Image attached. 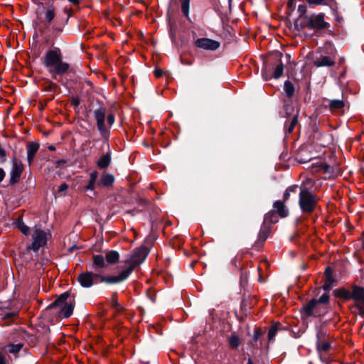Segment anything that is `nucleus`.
I'll return each mask as SVG.
<instances>
[{"label": "nucleus", "instance_id": "nucleus-1", "mask_svg": "<svg viewBox=\"0 0 364 364\" xmlns=\"http://www.w3.org/2000/svg\"><path fill=\"white\" fill-rule=\"evenodd\" d=\"M148 255V250L145 247H140L135 249L130 257L124 261L129 266L122 270L118 275L110 276L109 277H102V281L106 284H117L126 280L134 268L142 263Z\"/></svg>", "mask_w": 364, "mask_h": 364}, {"label": "nucleus", "instance_id": "nucleus-2", "mask_svg": "<svg viewBox=\"0 0 364 364\" xmlns=\"http://www.w3.org/2000/svg\"><path fill=\"white\" fill-rule=\"evenodd\" d=\"M44 65L53 77L62 75L69 69V64L62 60V53L58 48H54L46 52Z\"/></svg>", "mask_w": 364, "mask_h": 364}, {"label": "nucleus", "instance_id": "nucleus-3", "mask_svg": "<svg viewBox=\"0 0 364 364\" xmlns=\"http://www.w3.org/2000/svg\"><path fill=\"white\" fill-rule=\"evenodd\" d=\"M69 296L68 293L62 294L58 299L50 304V309H57L58 316L63 318H69L73 312L75 302L74 301L67 302Z\"/></svg>", "mask_w": 364, "mask_h": 364}, {"label": "nucleus", "instance_id": "nucleus-4", "mask_svg": "<svg viewBox=\"0 0 364 364\" xmlns=\"http://www.w3.org/2000/svg\"><path fill=\"white\" fill-rule=\"evenodd\" d=\"M316 202V198L311 191L303 186L300 188L299 204L303 213L313 212Z\"/></svg>", "mask_w": 364, "mask_h": 364}, {"label": "nucleus", "instance_id": "nucleus-5", "mask_svg": "<svg viewBox=\"0 0 364 364\" xmlns=\"http://www.w3.org/2000/svg\"><path fill=\"white\" fill-rule=\"evenodd\" d=\"M50 237V235L48 232L42 229L40 226L35 225L32 229V242L28 248L33 250L34 252H38L41 247L46 245Z\"/></svg>", "mask_w": 364, "mask_h": 364}, {"label": "nucleus", "instance_id": "nucleus-6", "mask_svg": "<svg viewBox=\"0 0 364 364\" xmlns=\"http://www.w3.org/2000/svg\"><path fill=\"white\" fill-rule=\"evenodd\" d=\"M329 301L328 294H322L318 299H313L304 306V312L307 316H318L321 315L320 304H326Z\"/></svg>", "mask_w": 364, "mask_h": 364}, {"label": "nucleus", "instance_id": "nucleus-7", "mask_svg": "<svg viewBox=\"0 0 364 364\" xmlns=\"http://www.w3.org/2000/svg\"><path fill=\"white\" fill-rule=\"evenodd\" d=\"M94 118L96 121L97 129L102 136L107 139L109 136V131L105 127L106 109L99 107L94 111Z\"/></svg>", "mask_w": 364, "mask_h": 364}, {"label": "nucleus", "instance_id": "nucleus-8", "mask_svg": "<svg viewBox=\"0 0 364 364\" xmlns=\"http://www.w3.org/2000/svg\"><path fill=\"white\" fill-rule=\"evenodd\" d=\"M102 277H105L98 274L93 273L92 272H86L80 274L77 277V281L80 285L85 288H89L94 284L97 283V279H100V282H102ZM103 283H105L103 282Z\"/></svg>", "mask_w": 364, "mask_h": 364}, {"label": "nucleus", "instance_id": "nucleus-9", "mask_svg": "<svg viewBox=\"0 0 364 364\" xmlns=\"http://www.w3.org/2000/svg\"><path fill=\"white\" fill-rule=\"evenodd\" d=\"M351 299L355 301L354 306L358 309L360 315H364V288L353 286L351 289Z\"/></svg>", "mask_w": 364, "mask_h": 364}, {"label": "nucleus", "instance_id": "nucleus-10", "mask_svg": "<svg viewBox=\"0 0 364 364\" xmlns=\"http://www.w3.org/2000/svg\"><path fill=\"white\" fill-rule=\"evenodd\" d=\"M274 210L269 211L264 216V222L276 223L277 219H273L274 217V212H277L282 218L287 217L288 215V210L285 208L283 202L277 200L274 205Z\"/></svg>", "mask_w": 364, "mask_h": 364}, {"label": "nucleus", "instance_id": "nucleus-11", "mask_svg": "<svg viewBox=\"0 0 364 364\" xmlns=\"http://www.w3.org/2000/svg\"><path fill=\"white\" fill-rule=\"evenodd\" d=\"M194 45L198 48L207 50H216L219 48L220 43L219 41L208 38H200L194 41Z\"/></svg>", "mask_w": 364, "mask_h": 364}, {"label": "nucleus", "instance_id": "nucleus-12", "mask_svg": "<svg viewBox=\"0 0 364 364\" xmlns=\"http://www.w3.org/2000/svg\"><path fill=\"white\" fill-rule=\"evenodd\" d=\"M23 171V164L20 161L14 159L12 162V168L10 172L11 184H15L19 181Z\"/></svg>", "mask_w": 364, "mask_h": 364}, {"label": "nucleus", "instance_id": "nucleus-13", "mask_svg": "<svg viewBox=\"0 0 364 364\" xmlns=\"http://www.w3.org/2000/svg\"><path fill=\"white\" fill-rule=\"evenodd\" d=\"M326 22L324 21V14H318V15L311 16L308 23V26L311 29L321 30L326 28Z\"/></svg>", "mask_w": 364, "mask_h": 364}, {"label": "nucleus", "instance_id": "nucleus-14", "mask_svg": "<svg viewBox=\"0 0 364 364\" xmlns=\"http://www.w3.org/2000/svg\"><path fill=\"white\" fill-rule=\"evenodd\" d=\"M27 160L31 165L33 163L36 154L39 149V144L37 142H29L26 146Z\"/></svg>", "mask_w": 364, "mask_h": 364}, {"label": "nucleus", "instance_id": "nucleus-15", "mask_svg": "<svg viewBox=\"0 0 364 364\" xmlns=\"http://www.w3.org/2000/svg\"><path fill=\"white\" fill-rule=\"evenodd\" d=\"M321 332L317 334V345L316 348L319 353H326L330 348V343L324 340Z\"/></svg>", "mask_w": 364, "mask_h": 364}, {"label": "nucleus", "instance_id": "nucleus-16", "mask_svg": "<svg viewBox=\"0 0 364 364\" xmlns=\"http://www.w3.org/2000/svg\"><path fill=\"white\" fill-rule=\"evenodd\" d=\"M325 282L323 285V289L326 291L330 290L335 282L333 277V272L331 267H328L325 269Z\"/></svg>", "mask_w": 364, "mask_h": 364}, {"label": "nucleus", "instance_id": "nucleus-17", "mask_svg": "<svg viewBox=\"0 0 364 364\" xmlns=\"http://www.w3.org/2000/svg\"><path fill=\"white\" fill-rule=\"evenodd\" d=\"M335 64V61L329 56H321L314 61V65L316 67H329Z\"/></svg>", "mask_w": 364, "mask_h": 364}, {"label": "nucleus", "instance_id": "nucleus-18", "mask_svg": "<svg viewBox=\"0 0 364 364\" xmlns=\"http://www.w3.org/2000/svg\"><path fill=\"white\" fill-rule=\"evenodd\" d=\"M14 225L23 235L27 236L30 234V228L24 223L22 217L18 218Z\"/></svg>", "mask_w": 364, "mask_h": 364}, {"label": "nucleus", "instance_id": "nucleus-19", "mask_svg": "<svg viewBox=\"0 0 364 364\" xmlns=\"http://www.w3.org/2000/svg\"><path fill=\"white\" fill-rule=\"evenodd\" d=\"M333 294L336 297L341 298L346 301L351 299V290L346 289L344 288L336 289L333 291Z\"/></svg>", "mask_w": 364, "mask_h": 364}, {"label": "nucleus", "instance_id": "nucleus-20", "mask_svg": "<svg viewBox=\"0 0 364 364\" xmlns=\"http://www.w3.org/2000/svg\"><path fill=\"white\" fill-rule=\"evenodd\" d=\"M114 181V178L113 175L109 173H104L97 184L100 186L109 187L113 184Z\"/></svg>", "mask_w": 364, "mask_h": 364}, {"label": "nucleus", "instance_id": "nucleus-21", "mask_svg": "<svg viewBox=\"0 0 364 364\" xmlns=\"http://www.w3.org/2000/svg\"><path fill=\"white\" fill-rule=\"evenodd\" d=\"M344 105V102L342 100H333L329 102V107L333 112L341 110Z\"/></svg>", "mask_w": 364, "mask_h": 364}, {"label": "nucleus", "instance_id": "nucleus-22", "mask_svg": "<svg viewBox=\"0 0 364 364\" xmlns=\"http://www.w3.org/2000/svg\"><path fill=\"white\" fill-rule=\"evenodd\" d=\"M93 266L95 269L98 268H103L106 266L105 258L101 255H96L93 256Z\"/></svg>", "mask_w": 364, "mask_h": 364}, {"label": "nucleus", "instance_id": "nucleus-23", "mask_svg": "<svg viewBox=\"0 0 364 364\" xmlns=\"http://www.w3.org/2000/svg\"><path fill=\"white\" fill-rule=\"evenodd\" d=\"M97 176L98 173L96 171H94L90 173V179L88 183L85 187V190L92 191L95 189Z\"/></svg>", "mask_w": 364, "mask_h": 364}, {"label": "nucleus", "instance_id": "nucleus-24", "mask_svg": "<svg viewBox=\"0 0 364 364\" xmlns=\"http://www.w3.org/2000/svg\"><path fill=\"white\" fill-rule=\"evenodd\" d=\"M105 259L107 263L114 264L119 259V255L117 251L111 250L107 252Z\"/></svg>", "mask_w": 364, "mask_h": 364}, {"label": "nucleus", "instance_id": "nucleus-25", "mask_svg": "<svg viewBox=\"0 0 364 364\" xmlns=\"http://www.w3.org/2000/svg\"><path fill=\"white\" fill-rule=\"evenodd\" d=\"M111 158L109 154L101 156L97 162V166L101 168H107L110 164Z\"/></svg>", "mask_w": 364, "mask_h": 364}, {"label": "nucleus", "instance_id": "nucleus-26", "mask_svg": "<svg viewBox=\"0 0 364 364\" xmlns=\"http://www.w3.org/2000/svg\"><path fill=\"white\" fill-rule=\"evenodd\" d=\"M110 304L117 311H122L123 310V307L118 302V296L117 292L112 294Z\"/></svg>", "mask_w": 364, "mask_h": 364}, {"label": "nucleus", "instance_id": "nucleus-27", "mask_svg": "<svg viewBox=\"0 0 364 364\" xmlns=\"http://www.w3.org/2000/svg\"><path fill=\"white\" fill-rule=\"evenodd\" d=\"M284 90L289 97H291L294 95V87L290 81L287 80L284 82Z\"/></svg>", "mask_w": 364, "mask_h": 364}, {"label": "nucleus", "instance_id": "nucleus-28", "mask_svg": "<svg viewBox=\"0 0 364 364\" xmlns=\"http://www.w3.org/2000/svg\"><path fill=\"white\" fill-rule=\"evenodd\" d=\"M229 346L232 348H237L240 346V339L236 334H232L228 339Z\"/></svg>", "mask_w": 364, "mask_h": 364}, {"label": "nucleus", "instance_id": "nucleus-29", "mask_svg": "<svg viewBox=\"0 0 364 364\" xmlns=\"http://www.w3.org/2000/svg\"><path fill=\"white\" fill-rule=\"evenodd\" d=\"M22 347H23V344H21V343L10 344L7 346V350L10 353H13L15 355L21 350Z\"/></svg>", "mask_w": 364, "mask_h": 364}, {"label": "nucleus", "instance_id": "nucleus-30", "mask_svg": "<svg viewBox=\"0 0 364 364\" xmlns=\"http://www.w3.org/2000/svg\"><path fill=\"white\" fill-rule=\"evenodd\" d=\"M297 123H298V117H297V116H294L289 124H285L286 132L289 134L291 133L292 131L294 130L295 126L297 124Z\"/></svg>", "mask_w": 364, "mask_h": 364}, {"label": "nucleus", "instance_id": "nucleus-31", "mask_svg": "<svg viewBox=\"0 0 364 364\" xmlns=\"http://www.w3.org/2000/svg\"><path fill=\"white\" fill-rule=\"evenodd\" d=\"M55 16V9L53 7L48 8L45 14L46 20L48 23H50L53 21Z\"/></svg>", "mask_w": 364, "mask_h": 364}, {"label": "nucleus", "instance_id": "nucleus-32", "mask_svg": "<svg viewBox=\"0 0 364 364\" xmlns=\"http://www.w3.org/2000/svg\"><path fill=\"white\" fill-rule=\"evenodd\" d=\"M280 324H274L273 325L268 331V339L269 341H272L274 340V336L277 334V332L279 329V326Z\"/></svg>", "mask_w": 364, "mask_h": 364}, {"label": "nucleus", "instance_id": "nucleus-33", "mask_svg": "<svg viewBox=\"0 0 364 364\" xmlns=\"http://www.w3.org/2000/svg\"><path fill=\"white\" fill-rule=\"evenodd\" d=\"M181 10L186 16H188L190 0H181Z\"/></svg>", "mask_w": 364, "mask_h": 364}, {"label": "nucleus", "instance_id": "nucleus-34", "mask_svg": "<svg viewBox=\"0 0 364 364\" xmlns=\"http://www.w3.org/2000/svg\"><path fill=\"white\" fill-rule=\"evenodd\" d=\"M283 71H284L283 65L282 63L279 65H277L274 71V74H273L274 77L276 79H278L279 77H280L283 74Z\"/></svg>", "mask_w": 364, "mask_h": 364}, {"label": "nucleus", "instance_id": "nucleus-35", "mask_svg": "<svg viewBox=\"0 0 364 364\" xmlns=\"http://www.w3.org/2000/svg\"><path fill=\"white\" fill-rule=\"evenodd\" d=\"M298 188L297 186H291L287 188L286 191L284 193V200H287L291 192H295L296 188Z\"/></svg>", "mask_w": 364, "mask_h": 364}, {"label": "nucleus", "instance_id": "nucleus-36", "mask_svg": "<svg viewBox=\"0 0 364 364\" xmlns=\"http://www.w3.org/2000/svg\"><path fill=\"white\" fill-rule=\"evenodd\" d=\"M267 238V230L265 227H262L259 232V239L262 241H264Z\"/></svg>", "mask_w": 364, "mask_h": 364}, {"label": "nucleus", "instance_id": "nucleus-37", "mask_svg": "<svg viewBox=\"0 0 364 364\" xmlns=\"http://www.w3.org/2000/svg\"><path fill=\"white\" fill-rule=\"evenodd\" d=\"M310 5H326V0H306Z\"/></svg>", "mask_w": 364, "mask_h": 364}, {"label": "nucleus", "instance_id": "nucleus-38", "mask_svg": "<svg viewBox=\"0 0 364 364\" xmlns=\"http://www.w3.org/2000/svg\"><path fill=\"white\" fill-rule=\"evenodd\" d=\"M107 121L110 127L112 126L114 122V116L112 114H108L107 117Z\"/></svg>", "mask_w": 364, "mask_h": 364}, {"label": "nucleus", "instance_id": "nucleus-39", "mask_svg": "<svg viewBox=\"0 0 364 364\" xmlns=\"http://www.w3.org/2000/svg\"><path fill=\"white\" fill-rule=\"evenodd\" d=\"M298 11L300 13L301 15L305 14L306 11V6L304 4L299 5L298 7Z\"/></svg>", "mask_w": 364, "mask_h": 364}, {"label": "nucleus", "instance_id": "nucleus-40", "mask_svg": "<svg viewBox=\"0 0 364 364\" xmlns=\"http://www.w3.org/2000/svg\"><path fill=\"white\" fill-rule=\"evenodd\" d=\"M163 73H164L163 70H162L161 69H160V68H156V69L154 70V75H155V76H156V77H161V76H162V75H163Z\"/></svg>", "mask_w": 364, "mask_h": 364}, {"label": "nucleus", "instance_id": "nucleus-41", "mask_svg": "<svg viewBox=\"0 0 364 364\" xmlns=\"http://www.w3.org/2000/svg\"><path fill=\"white\" fill-rule=\"evenodd\" d=\"M68 188V186L65 183H63L59 186L58 192L65 191Z\"/></svg>", "mask_w": 364, "mask_h": 364}, {"label": "nucleus", "instance_id": "nucleus-42", "mask_svg": "<svg viewBox=\"0 0 364 364\" xmlns=\"http://www.w3.org/2000/svg\"><path fill=\"white\" fill-rule=\"evenodd\" d=\"M16 316L15 313L7 312L4 315H2V318H11Z\"/></svg>", "mask_w": 364, "mask_h": 364}, {"label": "nucleus", "instance_id": "nucleus-43", "mask_svg": "<svg viewBox=\"0 0 364 364\" xmlns=\"http://www.w3.org/2000/svg\"><path fill=\"white\" fill-rule=\"evenodd\" d=\"M287 6L290 9H294L295 0H289L287 2Z\"/></svg>", "mask_w": 364, "mask_h": 364}, {"label": "nucleus", "instance_id": "nucleus-44", "mask_svg": "<svg viewBox=\"0 0 364 364\" xmlns=\"http://www.w3.org/2000/svg\"><path fill=\"white\" fill-rule=\"evenodd\" d=\"M260 334H261V332L259 329L255 330V333H254V340L257 341L259 338Z\"/></svg>", "mask_w": 364, "mask_h": 364}, {"label": "nucleus", "instance_id": "nucleus-45", "mask_svg": "<svg viewBox=\"0 0 364 364\" xmlns=\"http://www.w3.org/2000/svg\"><path fill=\"white\" fill-rule=\"evenodd\" d=\"M318 168L319 170H325L327 168H328V166H327L326 164H325L323 163H320L319 165L318 166Z\"/></svg>", "mask_w": 364, "mask_h": 364}, {"label": "nucleus", "instance_id": "nucleus-46", "mask_svg": "<svg viewBox=\"0 0 364 364\" xmlns=\"http://www.w3.org/2000/svg\"><path fill=\"white\" fill-rule=\"evenodd\" d=\"M5 176V173L2 168H0V182H1Z\"/></svg>", "mask_w": 364, "mask_h": 364}, {"label": "nucleus", "instance_id": "nucleus-47", "mask_svg": "<svg viewBox=\"0 0 364 364\" xmlns=\"http://www.w3.org/2000/svg\"><path fill=\"white\" fill-rule=\"evenodd\" d=\"M5 363H6L5 357L1 353H0V364H5Z\"/></svg>", "mask_w": 364, "mask_h": 364}, {"label": "nucleus", "instance_id": "nucleus-48", "mask_svg": "<svg viewBox=\"0 0 364 364\" xmlns=\"http://www.w3.org/2000/svg\"><path fill=\"white\" fill-rule=\"evenodd\" d=\"M73 5H77L79 4V0H68Z\"/></svg>", "mask_w": 364, "mask_h": 364}, {"label": "nucleus", "instance_id": "nucleus-49", "mask_svg": "<svg viewBox=\"0 0 364 364\" xmlns=\"http://www.w3.org/2000/svg\"><path fill=\"white\" fill-rule=\"evenodd\" d=\"M247 364H254L251 359H248Z\"/></svg>", "mask_w": 364, "mask_h": 364}, {"label": "nucleus", "instance_id": "nucleus-50", "mask_svg": "<svg viewBox=\"0 0 364 364\" xmlns=\"http://www.w3.org/2000/svg\"><path fill=\"white\" fill-rule=\"evenodd\" d=\"M50 150H53L54 149V147L53 146H50Z\"/></svg>", "mask_w": 364, "mask_h": 364}, {"label": "nucleus", "instance_id": "nucleus-51", "mask_svg": "<svg viewBox=\"0 0 364 364\" xmlns=\"http://www.w3.org/2000/svg\"><path fill=\"white\" fill-rule=\"evenodd\" d=\"M363 247L364 249V240H363Z\"/></svg>", "mask_w": 364, "mask_h": 364}, {"label": "nucleus", "instance_id": "nucleus-52", "mask_svg": "<svg viewBox=\"0 0 364 364\" xmlns=\"http://www.w3.org/2000/svg\"><path fill=\"white\" fill-rule=\"evenodd\" d=\"M0 316H1V314H0Z\"/></svg>", "mask_w": 364, "mask_h": 364}]
</instances>
